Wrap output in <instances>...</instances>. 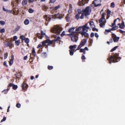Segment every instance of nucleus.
Segmentation results:
<instances>
[{
  "label": "nucleus",
  "instance_id": "nucleus-1",
  "mask_svg": "<svg viewBox=\"0 0 125 125\" xmlns=\"http://www.w3.org/2000/svg\"><path fill=\"white\" fill-rule=\"evenodd\" d=\"M60 38L59 37H58L57 38H55L52 41L48 39L45 41L42 42V43L43 45L44 46H46V48H48V45L50 46L51 45H52V47H54L55 46V42H56L57 43H60Z\"/></svg>",
  "mask_w": 125,
  "mask_h": 125
},
{
  "label": "nucleus",
  "instance_id": "nucleus-2",
  "mask_svg": "<svg viewBox=\"0 0 125 125\" xmlns=\"http://www.w3.org/2000/svg\"><path fill=\"white\" fill-rule=\"evenodd\" d=\"M119 53L114 54L112 53V55H109V58L107 59V60L109 61V63L111 64V62L115 63L118 62L120 59H121V58L118 57Z\"/></svg>",
  "mask_w": 125,
  "mask_h": 125
},
{
  "label": "nucleus",
  "instance_id": "nucleus-3",
  "mask_svg": "<svg viewBox=\"0 0 125 125\" xmlns=\"http://www.w3.org/2000/svg\"><path fill=\"white\" fill-rule=\"evenodd\" d=\"M82 13L80 17V18L83 19L84 18V16L87 17V16L90 14L91 11V8L88 6L86 7L84 9H83L82 10Z\"/></svg>",
  "mask_w": 125,
  "mask_h": 125
},
{
  "label": "nucleus",
  "instance_id": "nucleus-4",
  "mask_svg": "<svg viewBox=\"0 0 125 125\" xmlns=\"http://www.w3.org/2000/svg\"><path fill=\"white\" fill-rule=\"evenodd\" d=\"M62 28L59 26H54L52 27L51 30L52 32L59 34L62 31Z\"/></svg>",
  "mask_w": 125,
  "mask_h": 125
},
{
  "label": "nucleus",
  "instance_id": "nucleus-5",
  "mask_svg": "<svg viewBox=\"0 0 125 125\" xmlns=\"http://www.w3.org/2000/svg\"><path fill=\"white\" fill-rule=\"evenodd\" d=\"M72 36L71 37V40L73 42H76L78 40V37L77 32H73L71 34Z\"/></svg>",
  "mask_w": 125,
  "mask_h": 125
},
{
  "label": "nucleus",
  "instance_id": "nucleus-6",
  "mask_svg": "<svg viewBox=\"0 0 125 125\" xmlns=\"http://www.w3.org/2000/svg\"><path fill=\"white\" fill-rule=\"evenodd\" d=\"M102 0H94L92 4L94 5L95 7H97L100 6L101 5V2Z\"/></svg>",
  "mask_w": 125,
  "mask_h": 125
},
{
  "label": "nucleus",
  "instance_id": "nucleus-7",
  "mask_svg": "<svg viewBox=\"0 0 125 125\" xmlns=\"http://www.w3.org/2000/svg\"><path fill=\"white\" fill-rule=\"evenodd\" d=\"M41 34L37 33L36 35L37 36L39 39H42L43 38L44 36H45V37L48 38V36L45 34V33L43 32L42 31H41Z\"/></svg>",
  "mask_w": 125,
  "mask_h": 125
},
{
  "label": "nucleus",
  "instance_id": "nucleus-8",
  "mask_svg": "<svg viewBox=\"0 0 125 125\" xmlns=\"http://www.w3.org/2000/svg\"><path fill=\"white\" fill-rule=\"evenodd\" d=\"M64 15L63 14H60L58 13L55 14L54 16L52 15V18H56L60 19L63 18V16Z\"/></svg>",
  "mask_w": 125,
  "mask_h": 125
},
{
  "label": "nucleus",
  "instance_id": "nucleus-9",
  "mask_svg": "<svg viewBox=\"0 0 125 125\" xmlns=\"http://www.w3.org/2000/svg\"><path fill=\"white\" fill-rule=\"evenodd\" d=\"M44 18L45 19L46 21L45 22V24L47 26L48 23V22H49L51 19V17L50 16H48L46 15H45L44 16Z\"/></svg>",
  "mask_w": 125,
  "mask_h": 125
},
{
  "label": "nucleus",
  "instance_id": "nucleus-10",
  "mask_svg": "<svg viewBox=\"0 0 125 125\" xmlns=\"http://www.w3.org/2000/svg\"><path fill=\"white\" fill-rule=\"evenodd\" d=\"M4 44L5 47H9L10 49H11L12 48V42L11 41H7L5 42Z\"/></svg>",
  "mask_w": 125,
  "mask_h": 125
},
{
  "label": "nucleus",
  "instance_id": "nucleus-11",
  "mask_svg": "<svg viewBox=\"0 0 125 125\" xmlns=\"http://www.w3.org/2000/svg\"><path fill=\"white\" fill-rule=\"evenodd\" d=\"M112 36L114 42H117L119 39V37H117L116 35L114 33H112Z\"/></svg>",
  "mask_w": 125,
  "mask_h": 125
},
{
  "label": "nucleus",
  "instance_id": "nucleus-12",
  "mask_svg": "<svg viewBox=\"0 0 125 125\" xmlns=\"http://www.w3.org/2000/svg\"><path fill=\"white\" fill-rule=\"evenodd\" d=\"M25 82V81L23 82L21 86L22 90H24V91L27 90L28 86V84H27Z\"/></svg>",
  "mask_w": 125,
  "mask_h": 125
},
{
  "label": "nucleus",
  "instance_id": "nucleus-13",
  "mask_svg": "<svg viewBox=\"0 0 125 125\" xmlns=\"http://www.w3.org/2000/svg\"><path fill=\"white\" fill-rule=\"evenodd\" d=\"M105 13H103L102 14L101 17L99 20V23L103 22V21H106L105 18Z\"/></svg>",
  "mask_w": 125,
  "mask_h": 125
},
{
  "label": "nucleus",
  "instance_id": "nucleus-14",
  "mask_svg": "<svg viewBox=\"0 0 125 125\" xmlns=\"http://www.w3.org/2000/svg\"><path fill=\"white\" fill-rule=\"evenodd\" d=\"M78 33L81 34L82 36H84L85 37H87L89 36L88 34L86 32L80 31Z\"/></svg>",
  "mask_w": 125,
  "mask_h": 125
},
{
  "label": "nucleus",
  "instance_id": "nucleus-15",
  "mask_svg": "<svg viewBox=\"0 0 125 125\" xmlns=\"http://www.w3.org/2000/svg\"><path fill=\"white\" fill-rule=\"evenodd\" d=\"M14 75L16 76V79H19L22 76L21 74L19 72L18 73H16Z\"/></svg>",
  "mask_w": 125,
  "mask_h": 125
},
{
  "label": "nucleus",
  "instance_id": "nucleus-16",
  "mask_svg": "<svg viewBox=\"0 0 125 125\" xmlns=\"http://www.w3.org/2000/svg\"><path fill=\"white\" fill-rule=\"evenodd\" d=\"M86 42L87 40L85 39H83V40L81 41L80 44V45H81L82 47L84 45Z\"/></svg>",
  "mask_w": 125,
  "mask_h": 125
},
{
  "label": "nucleus",
  "instance_id": "nucleus-17",
  "mask_svg": "<svg viewBox=\"0 0 125 125\" xmlns=\"http://www.w3.org/2000/svg\"><path fill=\"white\" fill-rule=\"evenodd\" d=\"M125 27L124 22L123 21H122V23L119 26V28L121 29H123L125 28Z\"/></svg>",
  "mask_w": 125,
  "mask_h": 125
},
{
  "label": "nucleus",
  "instance_id": "nucleus-18",
  "mask_svg": "<svg viewBox=\"0 0 125 125\" xmlns=\"http://www.w3.org/2000/svg\"><path fill=\"white\" fill-rule=\"evenodd\" d=\"M106 21H103V22H101L99 24V26L100 27L103 28L104 27Z\"/></svg>",
  "mask_w": 125,
  "mask_h": 125
},
{
  "label": "nucleus",
  "instance_id": "nucleus-19",
  "mask_svg": "<svg viewBox=\"0 0 125 125\" xmlns=\"http://www.w3.org/2000/svg\"><path fill=\"white\" fill-rule=\"evenodd\" d=\"M22 3L23 6H25L27 4V1L26 0H24L22 1Z\"/></svg>",
  "mask_w": 125,
  "mask_h": 125
},
{
  "label": "nucleus",
  "instance_id": "nucleus-20",
  "mask_svg": "<svg viewBox=\"0 0 125 125\" xmlns=\"http://www.w3.org/2000/svg\"><path fill=\"white\" fill-rule=\"evenodd\" d=\"M42 8V9L45 11H46L49 8L47 6H45V5L43 6Z\"/></svg>",
  "mask_w": 125,
  "mask_h": 125
},
{
  "label": "nucleus",
  "instance_id": "nucleus-21",
  "mask_svg": "<svg viewBox=\"0 0 125 125\" xmlns=\"http://www.w3.org/2000/svg\"><path fill=\"white\" fill-rule=\"evenodd\" d=\"M82 28V26L79 27L78 28H77L76 29V31L74 32H77V34H78V33H78V32H77L81 30Z\"/></svg>",
  "mask_w": 125,
  "mask_h": 125
},
{
  "label": "nucleus",
  "instance_id": "nucleus-22",
  "mask_svg": "<svg viewBox=\"0 0 125 125\" xmlns=\"http://www.w3.org/2000/svg\"><path fill=\"white\" fill-rule=\"evenodd\" d=\"M112 27V28L111 29V30L112 31L115 30L117 29L118 28V27L117 26H113V27Z\"/></svg>",
  "mask_w": 125,
  "mask_h": 125
},
{
  "label": "nucleus",
  "instance_id": "nucleus-23",
  "mask_svg": "<svg viewBox=\"0 0 125 125\" xmlns=\"http://www.w3.org/2000/svg\"><path fill=\"white\" fill-rule=\"evenodd\" d=\"M29 21L28 19H26L24 21V23L25 25H27L29 23Z\"/></svg>",
  "mask_w": 125,
  "mask_h": 125
},
{
  "label": "nucleus",
  "instance_id": "nucleus-24",
  "mask_svg": "<svg viewBox=\"0 0 125 125\" xmlns=\"http://www.w3.org/2000/svg\"><path fill=\"white\" fill-rule=\"evenodd\" d=\"M75 28L74 27L71 28L69 29L68 31L70 32H72L73 33Z\"/></svg>",
  "mask_w": 125,
  "mask_h": 125
},
{
  "label": "nucleus",
  "instance_id": "nucleus-25",
  "mask_svg": "<svg viewBox=\"0 0 125 125\" xmlns=\"http://www.w3.org/2000/svg\"><path fill=\"white\" fill-rule=\"evenodd\" d=\"M76 45H71L69 47V48L72 50H73V48H76Z\"/></svg>",
  "mask_w": 125,
  "mask_h": 125
},
{
  "label": "nucleus",
  "instance_id": "nucleus-26",
  "mask_svg": "<svg viewBox=\"0 0 125 125\" xmlns=\"http://www.w3.org/2000/svg\"><path fill=\"white\" fill-rule=\"evenodd\" d=\"M61 6L60 5H59L57 6H56L55 7H54L53 10H57L58 9L60 8Z\"/></svg>",
  "mask_w": 125,
  "mask_h": 125
},
{
  "label": "nucleus",
  "instance_id": "nucleus-27",
  "mask_svg": "<svg viewBox=\"0 0 125 125\" xmlns=\"http://www.w3.org/2000/svg\"><path fill=\"white\" fill-rule=\"evenodd\" d=\"M90 25L91 27L93 28L94 25V22L93 21H90Z\"/></svg>",
  "mask_w": 125,
  "mask_h": 125
},
{
  "label": "nucleus",
  "instance_id": "nucleus-28",
  "mask_svg": "<svg viewBox=\"0 0 125 125\" xmlns=\"http://www.w3.org/2000/svg\"><path fill=\"white\" fill-rule=\"evenodd\" d=\"M20 41L19 40L17 41H16L15 42V44H16L17 45H19L20 43Z\"/></svg>",
  "mask_w": 125,
  "mask_h": 125
},
{
  "label": "nucleus",
  "instance_id": "nucleus-29",
  "mask_svg": "<svg viewBox=\"0 0 125 125\" xmlns=\"http://www.w3.org/2000/svg\"><path fill=\"white\" fill-rule=\"evenodd\" d=\"M32 53L33 55L35 56L36 55V53L34 48H32Z\"/></svg>",
  "mask_w": 125,
  "mask_h": 125
},
{
  "label": "nucleus",
  "instance_id": "nucleus-30",
  "mask_svg": "<svg viewBox=\"0 0 125 125\" xmlns=\"http://www.w3.org/2000/svg\"><path fill=\"white\" fill-rule=\"evenodd\" d=\"M80 14H77L75 16V18L77 20H78L80 17Z\"/></svg>",
  "mask_w": 125,
  "mask_h": 125
},
{
  "label": "nucleus",
  "instance_id": "nucleus-31",
  "mask_svg": "<svg viewBox=\"0 0 125 125\" xmlns=\"http://www.w3.org/2000/svg\"><path fill=\"white\" fill-rule=\"evenodd\" d=\"M118 46H115V47H114V48H112L111 50L110 51L111 52H113L117 48H118Z\"/></svg>",
  "mask_w": 125,
  "mask_h": 125
},
{
  "label": "nucleus",
  "instance_id": "nucleus-32",
  "mask_svg": "<svg viewBox=\"0 0 125 125\" xmlns=\"http://www.w3.org/2000/svg\"><path fill=\"white\" fill-rule=\"evenodd\" d=\"M3 10L5 11H6L8 12H11V11L10 10H7L3 7Z\"/></svg>",
  "mask_w": 125,
  "mask_h": 125
},
{
  "label": "nucleus",
  "instance_id": "nucleus-33",
  "mask_svg": "<svg viewBox=\"0 0 125 125\" xmlns=\"http://www.w3.org/2000/svg\"><path fill=\"white\" fill-rule=\"evenodd\" d=\"M9 89L8 88L7 89L4 90L2 91V92L4 94H6L9 90Z\"/></svg>",
  "mask_w": 125,
  "mask_h": 125
},
{
  "label": "nucleus",
  "instance_id": "nucleus-34",
  "mask_svg": "<svg viewBox=\"0 0 125 125\" xmlns=\"http://www.w3.org/2000/svg\"><path fill=\"white\" fill-rule=\"evenodd\" d=\"M29 39L28 38H25L24 40L25 42L26 43H29Z\"/></svg>",
  "mask_w": 125,
  "mask_h": 125
},
{
  "label": "nucleus",
  "instance_id": "nucleus-35",
  "mask_svg": "<svg viewBox=\"0 0 125 125\" xmlns=\"http://www.w3.org/2000/svg\"><path fill=\"white\" fill-rule=\"evenodd\" d=\"M29 12L30 13H32L34 11V10L31 8H30L28 10Z\"/></svg>",
  "mask_w": 125,
  "mask_h": 125
},
{
  "label": "nucleus",
  "instance_id": "nucleus-36",
  "mask_svg": "<svg viewBox=\"0 0 125 125\" xmlns=\"http://www.w3.org/2000/svg\"><path fill=\"white\" fill-rule=\"evenodd\" d=\"M116 20L117 19H115L113 23H112V25L111 26V27H113L116 25L115 23Z\"/></svg>",
  "mask_w": 125,
  "mask_h": 125
},
{
  "label": "nucleus",
  "instance_id": "nucleus-37",
  "mask_svg": "<svg viewBox=\"0 0 125 125\" xmlns=\"http://www.w3.org/2000/svg\"><path fill=\"white\" fill-rule=\"evenodd\" d=\"M17 85H15L14 84L12 87V89L14 90H16L17 89Z\"/></svg>",
  "mask_w": 125,
  "mask_h": 125
},
{
  "label": "nucleus",
  "instance_id": "nucleus-38",
  "mask_svg": "<svg viewBox=\"0 0 125 125\" xmlns=\"http://www.w3.org/2000/svg\"><path fill=\"white\" fill-rule=\"evenodd\" d=\"M77 12H78L77 14H82V11H81V10L80 9H78L77 10Z\"/></svg>",
  "mask_w": 125,
  "mask_h": 125
},
{
  "label": "nucleus",
  "instance_id": "nucleus-39",
  "mask_svg": "<svg viewBox=\"0 0 125 125\" xmlns=\"http://www.w3.org/2000/svg\"><path fill=\"white\" fill-rule=\"evenodd\" d=\"M20 38L21 40H25L26 38H25V37L23 35H21L20 37Z\"/></svg>",
  "mask_w": 125,
  "mask_h": 125
},
{
  "label": "nucleus",
  "instance_id": "nucleus-40",
  "mask_svg": "<svg viewBox=\"0 0 125 125\" xmlns=\"http://www.w3.org/2000/svg\"><path fill=\"white\" fill-rule=\"evenodd\" d=\"M107 16H109V14H110V13H111V11L109 10L108 9L107 11Z\"/></svg>",
  "mask_w": 125,
  "mask_h": 125
},
{
  "label": "nucleus",
  "instance_id": "nucleus-41",
  "mask_svg": "<svg viewBox=\"0 0 125 125\" xmlns=\"http://www.w3.org/2000/svg\"><path fill=\"white\" fill-rule=\"evenodd\" d=\"M72 50H69V52H70V55L71 56L73 55L74 53L72 51Z\"/></svg>",
  "mask_w": 125,
  "mask_h": 125
},
{
  "label": "nucleus",
  "instance_id": "nucleus-42",
  "mask_svg": "<svg viewBox=\"0 0 125 125\" xmlns=\"http://www.w3.org/2000/svg\"><path fill=\"white\" fill-rule=\"evenodd\" d=\"M82 2L83 3H87L89 0H82Z\"/></svg>",
  "mask_w": 125,
  "mask_h": 125
},
{
  "label": "nucleus",
  "instance_id": "nucleus-43",
  "mask_svg": "<svg viewBox=\"0 0 125 125\" xmlns=\"http://www.w3.org/2000/svg\"><path fill=\"white\" fill-rule=\"evenodd\" d=\"M82 28H83L82 29V30L83 31H84L85 32V31L86 30V28L85 27H84V26H82Z\"/></svg>",
  "mask_w": 125,
  "mask_h": 125
},
{
  "label": "nucleus",
  "instance_id": "nucleus-44",
  "mask_svg": "<svg viewBox=\"0 0 125 125\" xmlns=\"http://www.w3.org/2000/svg\"><path fill=\"white\" fill-rule=\"evenodd\" d=\"M65 19L67 22H69L70 21V18L68 16H66L65 17Z\"/></svg>",
  "mask_w": 125,
  "mask_h": 125
},
{
  "label": "nucleus",
  "instance_id": "nucleus-45",
  "mask_svg": "<svg viewBox=\"0 0 125 125\" xmlns=\"http://www.w3.org/2000/svg\"><path fill=\"white\" fill-rule=\"evenodd\" d=\"M53 68V67L52 66H50V65H48V69L49 70H51Z\"/></svg>",
  "mask_w": 125,
  "mask_h": 125
},
{
  "label": "nucleus",
  "instance_id": "nucleus-46",
  "mask_svg": "<svg viewBox=\"0 0 125 125\" xmlns=\"http://www.w3.org/2000/svg\"><path fill=\"white\" fill-rule=\"evenodd\" d=\"M5 31V29L4 28H2L0 30V32L1 33H2Z\"/></svg>",
  "mask_w": 125,
  "mask_h": 125
},
{
  "label": "nucleus",
  "instance_id": "nucleus-47",
  "mask_svg": "<svg viewBox=\"0 0 125 125\" xmlns=\"http://www.w3.org/2000/svg\"><path fill=\"white\" fill-rule=\"evenodd\" d=\"M5 22L3 21H0V24L2 25H4L5 24Z\"/></svg>",
  "mask_w": 125,
  "mask_h": 125
},
{
  "label": "nucleus",
  "instance_id": "nucleus-48",
  "mask_svg": "<svg viewBox=\"0 0 125 125\" xmlns=\"http://www.w3.org/2000/svg\"><path fill=\"white\" fill-rule=\"evenodd\" d=\"M20 28V26H18L17 28L15 29V30L16 31H18L19 30Z\"/></svg>",
  "mask_w": 125,
  "mask_h": 125
},
{
  "label": "nucleus",
  "instance_id": "nucleus-49",
  "mask_svg": "<svg viewBox=\"0 0 125 125\" xmlns=\"http://www.w3.org/2000/svg\"><path fill=\"white\" fill-rule=\"evenodd\" d=\"M6 118L5 116H4L3 117V119H2L1 121V122H2L6 120Z\"/></svg>",
  "mask_w": 125,
  "mask_h": 125
},
{
  "label": "nucleus",
  "instance_id": "nucleus-50",
  "mask_svg": "<svg viewBox=\"0 0 125 125\" xmlns=\"http://www.w3.org/2000/svg\"><path fill=\"white\" fill-rule=\"evenodd\" d=\"M115 7V4L114 2H112L111 4V7Z\"/></svg>",
  "mask_w": 125,
  "mask_h": 125
},
{
  "label": "nucleus",
  "instance_id": "nucleus-51",
  "mask_svg": "<svg viewBox=\"0 0 125 125\" xmlns=\"http://www.w3.org/2000/svg\"><path fill=\"white\" fill-rule=\"evenodd\" d=\"M21 105L20 104H19V103H17L16 104V106L17 107H18V108H19L21 106Z\"/></svg>",
  "mask_w": 125,
  "mask_h": 125
},
{
  "label": "nucleus",
  "instance_id": "nucleus-52",
  "mask_svg": "<svg viewBox=\"0 0 125 125\" xmlns=\"http://www.w3.org/2000/svg\"><path fill=\"white\" fill-rule=\"evenodd\" d=\"M42 45H42H42L41 44H38V46L37 47V48H39L40 47H42ZM43 46H44L43 45Z\"/></svg>",
  "mask_w": 125,
  "mask_h": 125
},
{
  "label": "nucleus",
  "instance_id": "nucleus-53",
  "mask_svg": "<svg viewBox=\"0 0 125 125\" xmlns=\"http://www.w3.org/2000/svg\"><path fill=\"white\" fill-rule=\"evenodd\" d=\"M92 30L93 31H98V30L96 28L94 27H93L92 28Z\"/></svg>",
  "mask_w": 125,
  "mask_h": 125
},
{
  "label": "nucleus",
  "instance_id": "nucleus-54",
  "mask_svg": "<svg viewBox=\"0 0 125 125\" xmlns=\"http://www.w3.org/2000/svg\"><path fill=\"white\" fill-rule=\"evenodd\" d=\"M82 46L81 45H80V44L78 46L77 49L76 50H79L80 49V48L82 47Z\"/></svg>",
  "mask_w": 125,
  "mask_h": 125
},
{
  "label": "nucleus",
  "instance_id": "nucleus-55",
  "mask_svg": "<svg viewBox=\"0 0 125 125\" xmlns=\"http://www.w3.org/2000/svg\"><path fill=\"white\" fill-rule=\"evenodd\" d=\"M17 39V37L16 36H14L13 37V39L14 41H16Z\"/></svg>",
  "mask_w": 125,
  "mask_h": 125
},
{
  "label": "nucleus",
  "instance_id": "nucleus-56",
  "mask_svg": "<svg viewBox=\"0 0 125 125\" xmlns=\"http://www.w3.org/2000/svg\"><path fill=\"white\" fill-rule=\"evenodd\" d=\"M94 33L93 32H92L90 34V36L91 38L93 37L94 36Z\"/></svg>",
  "mask_w": 125,
  "mask_h": 125
},
{
  "label": "nucleus",
  "instance_id": "nucleus-57",
  "mask_svg": "<svg viewBox=\"0 0 125 125\" xmlns=\"http://www.w3.org/2000/svg\"><path fill=\"white\" fill-rule=\"evenodd\" d=\"M81 58L82 59L84 60L86 58L85 57L84 55L83 54H82V56Z\"/></svg>",
  "mask_w": 125,
  "mask_h": 125
},
{
  "label": "nucleus",
  "instance_id": "nucleus-58",
  "mask_svg": "<svg viewBox=\"0 0 125 125\" xmlns=\"http://www.w3.org/2000/svg\"><path fill=\"white\" fill-rule=\"evenodd\" d=\"M65 35V32L64 31H63L62 32V33L61 35L62 37V36H63L64 35Z\"/></svg>",
  "mask_w": 125,
  "mask_h": 125
},
{
  "label": "nucleus",
  "instance_id": "nucleus-59",
  "mask_svg": "<svg viewBox=\"0 0 125 125\" xmlns=\"http://www.w3.org/2000/svg\"><path fill=\"white\" fill-rule=\"evenodd\" d=\"M83 3L82 2V1H81L80 0H79L78 1V4L80 5H82L81 4V3Z\"/></svg>",
  "mask_w": 125,
  "mask_h": 125
},
{
  "label": "nucleus",
  "instance_id": "nucleus-60",
  "mask_svg": "<svg viewBox=\"0 0 125 125\" xmlns=\"http://www.w3.org/2000/svg\"><path fill=\"white\" fill-rule=\"evenodd\" d=\"M7 53H5L4 54V59H6L7 56Z\"/></svg>",
  "mask_w": 125,
  "mask_h": 125
},
{
  "label": "nucleus",
  "instance_id": "nucleus-61",
  "mask_svg": "<svg viewBox=\"0 0 125 125\" xmlns=\"http://www.w3.org/2000/svg\"><path fill=\"white\" fill-rule=\"evenodd\" d=\"M94 34H95V36L96 38H97L99 37V35L97 33H95Z\"/></svg>",
  "mask_w": 125,
  "mask_h": 125
},
{
  "label": "nucleus",
  "instance_id": "nucleus-62",
  "mask_svg": "<svg viewBox=\"0 0 125 125\" xmlns=\"http://www.w3.org/2000/svg\"><path fill=\"white\" fill-rule=\"evenodd\" d=\"M84 50L83 49H81L79 51V52H83L84 51Z\"/></svg>",
  "mask_w": 125,
  "mask_h": 125
},
{
  "label": "nucleus",
  "instance_id": "nucleus-63",
  "mask_svg": "<svg viewBox=\"0 0 125 125\" xmlns=\"http://www.w3.org/2000/svg\"><path fill=\"white\" fill-rule=\"evenodd\" d=\"M105 31H107L108 32H110L111 31H112L111 30V29H108V30H107L106 29L105 30Z\"/></svg>",
  "mask_w": 125,
  "mask_h": 125
},
{
  "label": "nucleus",
  "instance_id": "nucleus-64",
  "mask_svg": "<svg viewBox=\"0 0 125 125\" xmlns=\"http://www.w3.org/2000/svg\"><path fill=\"white\" fill-rule=\"evenodd\" d=\"M14 84H13L12 83H10L9 84V85L8 86V87L10 86V87H12L13 86V85Z\"/></svg>",
  "mask_w": 125,
  "mask_h": 125
}]
</instances>
